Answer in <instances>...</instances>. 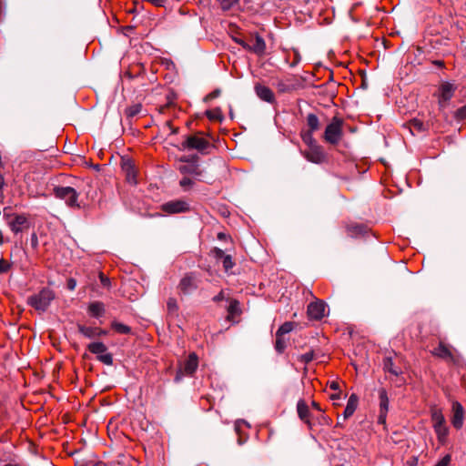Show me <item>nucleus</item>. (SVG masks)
<instances>
[{
  "instance_id": "obj_10",
  "label": "nucleus",
  "mask_w": 466,
  "mask_h": 466,
  "mask_svg": "<svg viewBox=\"0 0 466 466\" xmlns=\"http://www.w3.org/2000/svg\"><path fill=\"white\" fill-rule=\"evenodd\" d=\"M301 154L308 161L314 164H321L326 159V154L319 145L309 147L308 150L302 151Z\"/></svg>"
},
{
  "instance_id": "obj_24",
  "label": "nucleus",
  "mask_w": 466,
  "mask_h": 466,
  "mask_svg": "<svg viewBox=\"0 0 466 466\" xmlns=\"http://www.w3.org/2000/svg\"><path fill=\"white\" fill-rule=\"evenodd\" d=\"M88 350L93 353L96 354L97 356L105 353L107 350L106 346L100 341L92 342L87 346Z\"/></svg>"
},
{
  "instance_id": "obj_35",
  "label": "nucleus",
  "mask_w": 466,
  "mask_h": 466,
  "mask_svg": "<svg viewBox=\"0 0 466 466\" xmlns=\"http://www.w3.org/2000/svg\"><path fill=\"white\" fill-rule=\"evenodd\" d=\"M278 91L280 93H289L295 89V86L289 84H287L284 81H279L277 83Z\"/></svg>"
},
{
  "instance_id": "obj_48",
  "label": "nucleus",
  "mask_w": 466,
  "mask_h": 466,
  "mask_svg": "<svg viewBox=\"0 0 466 466\" xmlns=\"http://www.w3.org/2000/svg\"><path fill=\"white\" fill-rule=\"evenodd\" d=\"M66 287L69 290H74L76 287V281L75 279H68L66 281Z\"/></svg>"
},
{
  "instance_id": "obj_45",
  "label": "nucleus",
  "mask_w": 466,
  "mask_h": 466,
  "mask_svg": "<svg viewBox=\"0 0 466 466\" xmlns=\"http://www.w3.org/2000/svg\"><path fill=\"white\" fill-rule=\"evenodd\" d=\"M99 279H100L101 284L104 287L109 288V286H110V279L106 276H105L103 273H100L99 274Z\"/></svg>"
},
{
  "instance_id": "obj_34",
  "label": "nucleus",
  "mask_w": 466,
  "mask_h": 466,
  "mask_svg": "<svg viewBox=\"0 0 466 466\" xmlns=\"http://www.w3.org/2000/svg\"><path fill=\"white\" fill-rule=\"evenodd\" d=\"M286 347L287 344L283 336H276L275 350L278 351V353H283Z\"/></svg>"
},
{
  "instance_id": "obj_11",
  "label": "nucleus",
  "mask_w": 466,
  "mask_h": 466,
  "mask_svg": "<svg viewBox=\"0 0 466 466\" xmlns=\"http://www.w3.org/2000/svg\"><path fill=\"white\" fill-rule=\"evenodd\" d=\"M326 304L322 300H316L309 304L307 309L310 319L319 320L325 316Z\"/></svg>"
},
{
  "instance_id": "obj_12",
  "label": "nucleus",
  "mask_w": 466,
  "mask_h": 466,
  "mask_svg": "<svg viewBox=\"0 0 466 466\" xmlns=\"http://www.w3.org/2000/svg\"><path fill=\"white\" fill-rule=\"evenodd\" d=\"M209 146L208 140L198 136H189L183 142L182 147L184 148L197 149L198 151H204Z\"/></svg>"
},
{
  "instance_id": "obj_41",
  "label": "nucleus",
  "mask_w": 466,
  "mask_h": 466,
  "mask_svg": "<svg viewBox=\"0 0 466 466\" xmlns=\"http://www.w3.org/2000/svg\"><path fill=\"white\" fill-rule=\"evenodd\" d=\"M223 10H229L238 0H218Z\"/></svg>"
},
{
  "instance_id": "obj_4",
  "label": "nucleus",
  "mask_w": 466,
  "mask_h": 466,
  "mask_svg": "<svg viewBox=\"0 0 466 466\" xmlns=\"http://www.w3.org/2000/svg\"><path fill=\"white\" fill-rule=\"evenodd\" d=\"M55 197L65 201L67 207L79 209L78 193L71 187H56L54 188Z\"/></svg>"
},
{
  "instance_id": "obj_50",
  "label": "nucleus",
  "mask_w": 466,
  "mask_h": 466,
  "mask_svg": "<svg viewBox=\"0 0 466 466\" xmlns=\"http://www.w3.org/2000/svg\"><path fill=\"white\" fill-rule=\"evenodd\" d=\"M457 117L463 119L466 117V106H463L457 111Z\"/></svg>"
},
{
  "instance_id": "obj_39",
  "label": "nucleus",
  "mask_w": 466,
  "mask_h": 466,
  "mask_svg": "<svg viewBox=\"0 0 466 466\" xmlns=\"http://www.w3.org/2000/svg\"><path fill=\"white\" fill-rule=\"evenodd\" d=\"M97 360L106 365L113 364V356L111 353H106V351L97 356Z\"/></svg>"
},
{
  "instance_id": "obj_58",
  "label": "nucleus",
  "mask_w": 466,
  "mask_h": 466,
  "mask_svg": "<svg viewBox=\"0 0 466 466\" xmlns=\"http://www.w3.org/2000/svg\"><path fill=\"white\" fill-rule=\"evenodd\" d=\"M330 398H331L332 400L339 399V393L331 394V395H330Z\"/></svg>"
},
{
  "instance_id": "obj_33",
  "label": "nucleus",
  "mask_w": 466,
  "mask_h": 466,
  "mask_svg": "<svg viewBox=\"0 0 466 466\" xmlns=\"http://www.w3.org/2000/svg\"><path fill=\"white\" fill-rule=\"evenodd\" d=\"M313 132L311 131H308L304 134H302V140L303 142L309 147H314V146H318L315 138L313 137V135H312Z\"/></svg>"
},
{
  "instance_id": "obj_26",
  "label": "nucleus",
  "mask_w": 466,
  "mask_h": 466,
  "mask_svg": "<svg viewBox=\"0 0 466 466\" xmlns=\"http://www.w3.org/2000/svg\"><path fill=\"white\" fill-rule=\"evenodd\" d=\"M383 369L385 371L390 372L395 376L400 373V370L396 368L393 364L391 358H385L383 360Z\"/></svg>"
},
{
  "instance_id": "obj_59",
  "label": "nucleus",
  "mask_w": 466,
  "mask_h": 466,
  "mask_svg": "<svg viewBox=\"0 0 466 466\" xmlns=\"http://www.w3.org/2000/svg\"><path fill=\"white\" fill-rule=\"evenodd\" d=\"M35 242H36V237L35 235L31 236V245H35Z\"/></svg>"
},
{
  "instance_id": "obj_61",
  "label": "nucleus",
  "mask_w": 466,
  "mask_h": 466,
  "mask_svg": "<svg viewBox=\"0 0 466 466\" xmlns=\"http://www.w3.org/2000/svg\"><path fill=\"white\" fill-rule=\"evenodd\" d=\"M5 466H17V465H14V464H5Z\"/></svg>"
},
{
  "instance_id": "obj_42",
  "label": "nucleus",
  "mask_w": 466,
  "mask_h": 466,
  "mask_svg": "<svg viewBox=\"0 0 466 466\" xmlns=\"http://www.w3.org/2000/svg\"><path fill=\"white\" fill-rule=\"evenodd\" d=\"M314 359V353L313 351H309V352H307L305 354H302L299 356V360L305 363V364H308L312 360Z\"/></svg>"
},
{
  "instance_id": "obj_25",
  "label": "nucleus",
  "mask_w": 466,
  "mask_h": 466,
  "mask_svg": "<svg viewBox=\"0 0 466 466\" xmlns=\"http://www.w3.org/2000/svg\"><path fill=\"white\" fill-rule=\"evenodd\" d=\"M228 319L240 315L241 309L237 299H231L228 308Z\"/></svg>"
},
{
  "instance_id": "obj_36",
  "label": "nucleus",
  "mask_w": 466,
  "mask_h": 466,
  "mask_svg": "<svg viewBox=\"0 0 466 466\" xmlns=\"http://www.w3.org/2000/svg\"><path fill=\"white\" fill-rule=\"evenodd\" d=\"M206 115L210 120H218V121L222 120L221 111L218 108L213 109V110H208L206 112Z\"/></svg>"
},
{
  "instance_id": "obj_60",
  "label": "nucleus",
  "mask_w": 466,
  "mask_h": 466,
  "mask_svg": "<svg viewBox=\"0 0 466 466\" xmlns=\"http://www.w3.org/2000/svg\"><path fill=\"white\" fill-rule=\"evenodd\" d=\"M341 424V420H340V418L339 417L338 418V425H340Z\"/></svg>"
},
{
  "instance_id": "obj_44",
  "label": "nucleus",
  "mask_w": 466,
  "mask_h": 466,
  "mask_svg": "<svg viewBox=\"0 0 466 466\" xmlns=\"http://www.w3.org/2000/svg\"><path fill=\"white\" fill-rule=\"evenodd\" d=\"M141 110V105H135L127 109L128 116H134L137 115Z\"/></svg>"
},
{
  "instance_id": "obj_18",
  "label": "nucleus",
  "mask_w": 466,
  "mask_h": 466,
  "mask_svg": "<svg viewBox=\"0 0 466 466\" xmlns=\"http://www.w3.org/2000/svg\"><path fill=\"white\" fill-rule=\"evenodd\" d=\"M122 169L126 173V178L128 183L137 184V173L135 167L130 160H125L122 163Z\"/></svg>"
},
{
  "instance_id": "obj_17",
  "label": "nucleus",
  "mask_w": 466,
  "mask_h": 466,
  "mask_svg": "<svg viewBox=\"0 0 466 466\" xmlns=\"http://www.w3.org/2000/svg\"><path fill=\"white\" fill-rule=\"evenodd\" d=\"M255 92L261 100L270 104L275 102L274 93L269 87L258 84L255 86Z\"/></svg>"
},
{
  "instance_id": "obj_38",
  "label": "nucleus",
  "mask_w": 466,
  "mask_h": 466,
  "mask_svg": "<svg viewBox=\"0 0 466 466\" xmlns=\"http://www.w3.org/2000/svg\"><path fill=\"white\" fill-rule=\"evenodd\" d=\"M349 231L351 236L361 235L365 233V227L362 225H355L349 227Z\"/></svg>"
},
{
  "instance_id": "obj_7",
  "label": "nucleus",
  "mask_w": 466,
  "mask_h": 466,
  "mask_svg": "<svg viewBox=\"0 0 466 466\" xmlns=\"http://www.w3.org/2000/svg\"><path fill=\"white\" fill-rule=\"evenodd\" d=\"M198 366V356L195 353L189 354L186 361L179 367L175 376V381L179 382L185 376H191Z\"/></svg>"
},
{
  "instance_id": "obj_6",
  "label": "nucleus",
  "mask_w": 466,
  "mask_h": 466,
  "mask_svg": "<svg viewBox=\"0 0 466 466\" xmlns=\"http://www.w3.org/2000/svg\"><path fill=\"white\" fill-rule=\"evenodd\" d=\"M54 299V291L45 288L37 295L31 297V306L38 311H46Z\"/></svg>"
},
{
  "instance_id": "obj_16",
  "label": "nucleus",
  "mask_w": 466,
  "mask_h": 466,
  "mask_svg": "<svg viewBox=\"0 0 466 466\" xmlns=\"http://www.w3.org/2000/svg\"><path fill=\"white\" fill-rule=\"evenodd\" d=\"M77 329L83 336L88 339H95L107 334L106 330L98 327H87L81 324L77 325Z\"/></svg>"
},
{
  "instance_id": "obj_51",
  "label": "nucleus",
  "mask_w": 466,
  "mask_h": 466,
  "mask_svg": "<svg viewBox=\"0 0 466 466\" xmlns=\"http://www.w3.org/2000/svg\"><path fill=\"white\" fill-rule=\"evenodd\" d=\"M386 416H387V412L380 411V414L378 417V422L380 424H384L386 422Z\"/></svg>"
},
{
  "instance_id": "obj_49",
  "label": "nucleus",
  "mask_w": 466,
  "mask_h": 466,
  "mask_svg": "<svg viewBox=\"0 0 466 466\" xmlns=\"http://www.w3.org/2000/svg\"><path fill=\"white\" fill-rule=\"evenodd\" d=\"M220 93H221V91L219 89H215L214 91H212L210 94L208 95L207 98L208 99L217 98L220 96Z\"/></svg>"
},
{
  "instance_id": "obj_57",
  "label": "nucleus",
  "mask_w": 466,
  "mask_h": 466,
  "mask_svg": "<svg viewBox=\"0 0 466 466\" xmlns=\"http://www.w3.org/2000/svg\"><path fill=\"white\" fill-rule=\"evenodd\" d=\"M414 125L415 127H417L419 129H421L422 128V123L419 122V121H415L414 122Z\"/></svg>"
},
{
  "instance_id": "obj_14",
  "label": "nucleus",
  "mask_w": 466,
  "mask_h": 466,
  "mask_svg": "<svg viewBox=\"0 0 466 466\" xmlns=\"http://www.w3.org/2000/svg\"><path fill=\"white\" fill-rule=\"evenodd\" d=\"M456 90V86L450 83L444 82L439 87V103L441 106L447 103L453 96V94Z\"/></svg>"
},
{
  "instance_id": "obj_30",
  "label": "nucleus",
  "mask_w": 466,
  "mask_h": 466,
  "mask_svg": "<svg viewBox=\"0 0 466 466\" xmlns=\"http://www.w3.org/2000/svg\"><path fill=\"white\" fill-rule=\"evenodd\" d=\"M111 327L119 334H129L131 332V328L129 326L117 321H113L111 323Z\"/></svg>"
},
{
  "instance_id": "obj_20",
  "label": "nucleus",
  "mask_w": 466,
  "mask_h": 466,
  "mask_svg": "<svg viewBox=\"0 0 466 466\" xmlns=\"http://www.w3.org/2000/svg\"><path fill=\"white\" fill-rule=\"evenodd\" d=\"M88 314L96 319H99L104 316L106 309L104 303L100 301H94L88 305Z\"/></svg>"
},
{
  "instance_id": "obj_8",
  "label": "nucleus",
  "mask_w": 466,
  "mask_h": 466,
  "mask_svg": "<svg viewBox=\"0 0 466 466\" xmlns=\"http://www.w3.org/2000/svg\"><path fill=\"white\" fill-rule=\"evenodd\" d=\"M465 419V410L463 406L457 400L451 404V422L456 430L462 428Z\"/></svg>"
},
{
  "instance_id": "obj_37",
  "label": "nucleus",
  "mask_w": 466,
  "mask_h": 466,
  "mask_svg": "<svg viewBox=\"0 0 466 466\" xmlns=\"http://www.w3.org/2000/svg\"><path fill=\"white\" fill-rule=\"evenodd\" d=\"M222 264L226 272H228L235 265L230 255L224 256L222 259Z\"/></svg>"
},
{
  "instance_id": "obj_19",
  "label": "nucleus",
  "mask_w": 466,
  "mask_h": 466,
  "mask_svg": "<svg viewBox=\"0 0 466 466\" xmlns=\"http://www.w3.org/2000/svg\"><path fill=\"white\" fill-rule=\"evenodd\" d=\"M359 398L356 394H351L348 400L346 408L343 412L342 420H345L353 415L358 407Z\"/></svg>"
},
{
  "instance_id": "obj_56",
  "label": "nucleus",
  "mask_w": 466,
  "mask_h": 466,
  "mask_svg": "<svg viewBox=\"0 0 466 466\" xmlns=\"http://www.w3.org/2000/svg\"><path fill=\"white\" fill-rule=\"evenodd\" d=\"M311 406H312L314 409H316L317 410H319V411H322V410H321V408H320V406H319V404L318 402H316V401H312V402H311Z\"/></svg>"
},
{
  "instance_id": "obj_22",
  "label": "nucleus",
  "mask_w": 466,
  "mask_h": 466,
  "mask_svg": "<svg viewBox=\"0 0 466 466\" xmlns=\"http://www.w3.org/2000/svg\"><path fill=\"white\" fill-rule=\"evenodd\" d=\"M297 411H298V415H299V419L301 420H303L304 422L309 424L310 413H309V407H308L307 403L305 402V400H299L298 401Z\"/></svg>"
},
{
  "instance_id": "obj_2",
  "label": "nucleus",
  "mask_w": 466,
  "mask_h": 466,
  "mask_svg": "<svg viewBox=\"0 0 466 466\" xmlns=\"http://www.w3.org/2000/svg\"><path fill=\"white\" fill-rule=\"evenodd\" d=\"M26 241L24 242L22 236L20 239L15 240V245L11 250V260L13 265L18 266L22 270L28 268V255L25 249Z\"/></svg>"
},
{
  "instance_id": "obj_28",
  "label": "nucleus",
  "mask_w": 466,
  "mask_h": 466,
  "mask_svg": "<svg viewBox=\"0 0 466 466\" xmlns=\"http://www.w3.org/2000/svg\"><path fill=\"white\" fill-rule=\"evenodd\" d=\"M380 411L388 412L389 410V398L385 390H380Z\"/></svg>"
},
{
  "instance_id": "obj_9",
  "label": "nucleus",
  "mask_w": 466,
  "mask_h": 466,
  "mask_svg": "<svg viewBox=\"0 0 466 466\" xmlns=\"http://www.w3.org/2000/svg\"><path fill=\"white\" fill-rule=\"evenodd\" d=\"M198 286V279L197 277L190 273L183 277L178 284V290L184 295H189L194 292Z\"/></svg>"
},
{
  "instance_id": "obj_32",
  "label": "nucleus",
  "mask_w": 466,
  "mask_h": 466,
  "mask_svg": "<svg viewBox=\"0 0 466 466\" xmlns=\"http://www.w3.org/2000/svg\"><path fill=\"white\" fill-rule=\"evenodd\" d=\"M167 312L176 315L178 311V305L175 298H169L167 302Z\"/></svg>"
},
{
  "instance_id": "obj_31",
  "label": "nucleus",
  "mask_w": 466,
  "mask_h": 466,
  "mask_svg": "<svg viewBox=\"0 0 466 466\" xmlns=\"http://www.w3.org/2000/svg\"><path fill=\"white\" fill-rule=\"evenodd\" d=\"M294 328L293 322H285L283 323L276 332V336H284L285 334L289 333Z\"/></svg>"
},
{
  "instance_id": "obj_29",
  "label": "nucleus",
  "mask_w": 466,
  "mask_h": 466,
  "mask_svg": "<svg viewBox=\"0 0 466 466\" xmlns=\"http://www.w3.org/2000/svg\"><path fill=\"white\" fill-rule=\"evenodd\" d=\"M433 354L443 359L451 358L450 350L443 343H440L439 346L435 348Z\"/></svg>"
},
{
  "instance_id": "obj_54",
  "label": "nucleus",
  "mask_w": 466,
  "mask_h": 466,
  "mask_svg": "<svg viewBox=\"0 0 466 466\" xmlns=\"http://www.w3.org/2000/svg\"><path fill=\"white\" fill-rule=\"evenodd\" d=\"M235 42L240 45L243 48L248 50L249 48V44L246 43L244 40L241 39H235Z\"/></svg>"
},
{
  "instance_id": "obj_3",
  "label": "nucleus",
  "mask_w": 466,
  "mask_h": 466,
  "mask_svg": "<svg viewBox=\"0 0 466 466\" xmlns=\"http://www.w3.org/2000/svg\"><path fill=\"white\" fill-rule=\"evenodd\" d=\"M342 126L343 120L338 116H334L325 128V141L331 145H337L343 136Z\"/></svg>"
},
{
  "instance_id": "obj_15",
  "label": "nucleus",
  "mask_w": 466,
  "mask_h": 466,
  "mask_svg": "<svg viewBox=\"0 0 466 466\" xmlns=\"http://www.w3.org/2000/svg\"><path fill=\"white\" fill-rule=\"evenodd\" d=\"M181 162H185V164L180 165L177 168L179 172L183 175H195L200 176L201 172L199 170L198 165L195 161H189L187 157H183L180 158Z\"/></svg>"
},
{
  "instance_id": "obj_40",
  "label": "nucleus",
  "mask_w": 466,
  "mask_h": 466,
  "mask_svg": "<svg viewBox=\"0 0 466 466\" xmlns=\"http://www.w3.org/2000/svg\"><path fill=\"white\" fill-rule=\"evenodd\" d=\"M179 185H180L181 187H183L184 190H187L190 187H192V186L194 185V181L191 178L187 177H184L179 181Z\"/></svg>"
},
{
  "instance_id": "obj_47",
  "label": "nucleus",
  "mask_w": 466,
  "mask_h": 466,
  "mask_svg": "<svg viewBox=\"0 0 466 466\" xmlns=\"http://www.w3.org/2000/svg\"><path fill=\"white\" fill-rule=\"evenodd\" d=\"M451 461V456H444L435 466H448Z\"/></svg>"
},
{
  "instance_id": "obj_21",
  "label": "nucleus",
  "mask_w": 466,
  "mask_h": 466,
  "mask_svg": "<svg viewBox=\"0 0 466 466\" xmlns=\"http://www.w3.org/2000/svg\"><path fill=\"white\" fill-rule=\"evenodd\" d=\"M248 51L255 53L258 56H262L266 50V42L258 35H256L253 45H249Z\"/></svg>"
},
{
  "instance_id": "obj_46",
  "label": "nucleus",
  "mask_w": 466,
  "mask_h": 466,
  "mask_svg": "<svg viewBox=\"0 0 466 466\" xmlns=\"http://www.w3.org/2000/svg\"><path fill=\"white\" fill-rule=\"evenodd\" d=\"M300 60H301V57H300L299 51L294 50V59H293L292 63L290 64V66H292V67L296 66L300 62Z\"/></svg>"
},
{
  "instance_id": "obj_5",
  "label": "nucleus",
  "mask_w": 466,
  "mask_h": 466,
  "mask_svg": "<svg viewBox=\"0 0 466 466\" xmlns=\"http://www.w3.org/2000/svg\"><path fill=\"white\" fill-rule=\"evenodd\" d=\"M6 209L5 208V218L7 221L8 226L10 227V229L15 237H17L19 234L23 233L25 230H27L29 228V220L25 214H7Z\"/></svg>"
},
{
  "instance_id": "obj_43",
  "label": "nucleus",
  "mask_w": 466,
  "mask_h": 466,
  "mask_svg": "<svg viewBox=\"0 0 466 466\" xmlns=\"http://www.w3.org/2000/svg\"><path fill=\"white\" fill-rule=\"evenodd\" d=\"M10 263L7 260L1 258L0 259V274L5 273L10 268Z\"/></svg>"
},
{
  "instance_id": "obj_27",
  "label": "nucleus",
  "mask_w": 466,
  "mask_h": 466,
  "mask_svg": "<svg viewBox=\"0 0 466 466\" xmlns=\"http://www.w3.org/2000/svg\"><path fill=\"white\" fill-rule=\"evenodd\" d=\"M307 125L309 128V131L314 132L319 128V121L318 116L315 114H309L307 116Z\"/></svg>"
},
{
  "instance_id": "obj_1",
  "label": "nucleus",
  "mask_w": 466,
  "mask_h": 466,
  "mask_svg": "<svg viewBox=\"0 0 466 466\" xmlns=\"http://www.w3.org/2000/svg\"><path fill=\"white\" fill-rule=\"evenodd\" d=\"M431 420L438 441L442 445L445 444L450 433V430L447 426L446 419L441 410L436 407L432 408L431 410Z\"/></svg>"
},
{
  "instance_id": "obj_55",
  "label": "nucleus",
  "mask_w": 466,
  "mask_h": 466,
  "mask_svg": "<svg viewBox=\"0 0 466 466\" xmlns=\"http://www.w3.org/2000/svg\"><path fill=\"white\" fill-rule=\"evenodd\" d=\"M329 387L333 390H339V383L336 382V381H332V382H330Z\"/></svg>"
},
{
  "instance_id": "obj_52",
  "label": "nucleus",
  "mask_w": 466,
  "mask_h": 466,
  "mask_svg": "<svg viewBox=\"0 0 466 466\" xmlns=\"http://www.w3.org/2000/svg\"><path fill=\"white\" fill-rule=\"evenodd\" d=\"M225 299L224 291L221 290L218 295L213 298L214 302H219Z\"/></svg>"
},
{
  "instance_id": "obj_23",
  "label": "nucleus",
  "mask_w": 466,
  "mask_h": 466,
  "mask_svg": "<svg viewBox=\"0 0 466 466\" xmlns=\"http://www.w3.org/2000/svg\"><path fill=\"white\" fill-rule=\"evenodd\" d=\"M32 461L36 466H48L50 464L47 459L38 455L37 452L35 451L33 442L31 441V461Z\"/></svg>"
},
{
  "instance_id": "obj_53",
  "label": "nucleus",
  "mask_w": 466,
  "mask_h": 466,
  "mask_svg": "<svg viewBox=\"0 0 466 466\" xmlns=\"http://www.w3.org/2000/svg\"><path fill=\"white\" fill-rule=\"evenodd\" d=\"M214 252H215V255H216L217 258H222L223 259L224 256H226L224 254V251L222 249H220V248H215Z\"/></svg>"
},
{
  "instance_id": "obj_13",
  "label": "nucleus",
  "mask_w": 466,
  "mask_h": 466,
  "mask_svg": "<svg viewBox=\"0 0 466 466\" xmlns=\"http://www.w3.org/2000/svg\"><path fill=\"white\" fill-rule=\"evenodd\" d=\"M162 210L168 214L183 213L189 210V205L184 200H173L162 205Z\"/></svg>"
}]
</instances>
